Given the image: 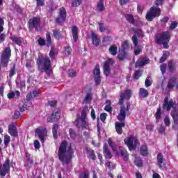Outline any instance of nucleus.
<instances>
[{"label":"nucleus","mask_w":178,"mask_h":178,"mask_svg":"<svg viewBox=\"0 0 178 178\" xmlns=\"http://www.w3.org/2000/svg\"><path fill=\"white\" fill-rule=\"evenodd\" d=\"M58 158L63 163H69L72 161L73 156V149L72 145L67 144V142L64 140L61 143L58 149Z\"/></svg>","instance_id":"obj_1"},{"label":"nucleus","mask_w":178,"mask_h":178,"mask_svg":"<svg viewBox=\"0 0 178 178\" xmlns=\"http://www.w3.org/2000/svg\"><path fill=\"white\" fill-rule=\"evenodd\" d=\"M158 165L160 168H162V163H163V157L162 154L159 153L157 156Z\"/></svg>","instance_id":"obj_34"},{"label":"nucleus","mask_w":178,"mask_h":178,"mask_svg":"<svg viewBox=\"0 0 178 178\" xmlns=\"http://www.w3.org/2000/svg\"><path fill=\"white\" fill-rule=\"evenodd\" d=\"M10 54H11L10 47H7L4 49L3 52L1 54V64L5 67H6V66H8V63H9V59L11 56Z\"/></svg>","instance_id":"obj_8"},{"label":"nucleus","mask_w":178,"mask_h":178,"mask_svg":"<svg viewBox=\"0 0 178 178\" xmlns=\"http://www.w3.org/2000/svg\"><path fill=\"white\" fill-rule=\"evenodd\" d=\"M175 84H176V78L172 77L168 81V83L165 88V91L167 92H170V91L173 90V88L175 87Z\"/></svg>","instance_id":"obj_17"},{"label":"nucleus","mask_w":178,"mask_h":178,"mask_svg":"<svg viewBox=\"0 0 178 178\" xmlns=\"http://www.w3.org/2000/svg\"><path fill=\"white\" fill-rule=\"evenodd\" d=\"M87 112H88V108L85 107L81 113V118L79 119H86V116H87Z\"/></svg>","instance_id":"obj_43"},{"label":"nucleus","mask_w":178,"mask_h":178,"mask_svg":"<svg viewBox=\"0 0 178 178\" xmlns=\"http://www.w3.org/2000/svg\"><path fill=\"white\" fill-rule=\"evenodd\" d=\"M79 178H90V172L88 170H85L81 172L79 175Z\"/></svg>","instance_id":"obj_30"},{"label":"nucleus","mask_w":178,"mask_h":178,"mask_svg":"<svg viewBox=\"0 0 178 178\" xmlns=\"http://www.w3.org/2000/svg\"><path fill=\"white\" fill-rule=\"evenodd\" d=\"M46 37H47V47H51V45H52V42L51 40V35L49 34V33H47Z\"/></svg>","instance_id":"obj_41"},{"label":"nucleus","mask_w":178,"mask_h":178,"mask_svg":"<svg viewBox=\"0 0 178 178\" xmlns=\"http://www.w3.org/2000/svg\"><path fill=\"white\" fill-rule=\"evenodd\" d=\"M106 116H108V115L105 113H103L100 115V120H102V122H105V120H106Z\"/></svg>","instance_id":"obj_55"},{"label":"nucleus","mask_w":178,"mask_h":178,"mask_svg":"<svg viewBox=\"0 0 178 178\" xmlns=\"http://www.w3.org/2000/svg\"><path fill=\"white\" fill-rule=\"evenodd\" d=\"M124 143L129 148L130 150L131 149H136L137 147V145L140 144L138 143V139H137V137L130 136L129 137L124 139Z\"/></svg>","instance_id":"obj_6"},{"label":"nucleus","mask_w":178,"mask_h":178,"mask_svg":"<svg viewBox=\"0 0 178 178\" xmlns=\"http://www.w3.org/2000/svg\"><path fill=\"white\" fill-rule=\"evenodd\" d=\"M142 74H143V73L141 72V71H136L134 74V80H138V79H140V77H141Z\"/></svg>","instance_id":"obj_42"},{"label":"nucleus","mask_w":178,"mask_h":178,"mask_svg":"<svg viewBox=\"0 0 178 178\" xmlns=\"http://www.w3.org/2000/svg\"><path fill=\"white\" fill-rule=\"evenodd\" d=\"M113 65V60L109 58L107 61L105 62L104 65V74L106 76H108L109 73L111 72V66Z\"/></svg>","instance_id":"obj_14"},{"label":"nucleus","mask_w":178,"mask_h":178,"mask_svg":"<svg viewBox=\"0 0 178 178\" xmlns=\"http://www.w3.org/2000/svg\"><path fill=\"white\" fill-rule=\"evenodd\" d=\"M99 31H101V33H102L103 31H105V26H104V24L99 23Z\"/></svg>","instance_id":"obj_62"},{"label":"nucleus","mask_w":178,"mask_h":178,"mask_svg":"<svg viewBox=\"0 0 178 178\" xmlns=\"http://www.w3.org/2000/svg\"><path fill=\"white\" fill-rule=\"evenodd\" d=\"M129 108H130V104L127 103V108H124L123 106L120 107V113L118 116V119L120 122H115V130L118 133V134H123V129H122V127H124V120L126 119V113L129 111Z\"/></svg>","instance_id":"obj_3"},{"label":"nucleus","mask_w":178,"mask_h":178,"mask_svg":"<svg viewBox=\"0 0 178 178\" xmlns=\"http://www.w3.org/2000/svg\"><path fill=\"white\" fill-rule=\"evenodd\" d=\"M135 165L138 168H141L143 166V161L140 159H136Z\"/></svg>","instance_id":"obj_45"},{"label":"nucleus","mask_w":178,"mask_h":178,"mask_svg":"<svg viewBox=\"0 0 178 178\" xmlns=\"http://www.w3.org/2000/svg\"><path fill=\"white\" fill-rule=\"evenodd\" d=\"M35 133V134H37V136H38L42 143H44V140L45 138V136H47V129L45 128L39 127L36 129Z\"/></svg>","instance_id":"obj_9"},{"label":"nucleus","mask_w":178,"mask_h":178,"mask_svg":"<svg viewBox=\"0 0 178 178\" xmlns=\"http://www.w3.org/2000/svg\"><path fill=\"white\" fill-rule=\"evenodd\" d=\"M134 33L136 34V35H138L139 37H141L143 35V31H141V29L134 30Z\"/></svg>","instance_id":"obj_57"},{"label":"nucleus","mask_w":178,"mask_h":178,"mask_svg":"<svg viewBox=\"0 0 178 178\" xmlns=\"http://www.w3.org/2000/svg\"><path fill=\"white\" fill-rule=\"evenodd\" d=\"M152 81H151V79L147 78V79L145 80V87H150V86H152Z\"/></svg>","instance_id":"obj_47"},{"label":"nucleus","mask_w":178,"mask_h":178,"mask_svg":"<svg viewBox=\"0 0 178 178\" xmlns=\"http://www.w3.org/2000/svg\"><path fill=\"white\" fill-rule=\"evenodd\" d=\"M9 143H10V136H9L8 135H5L4 136V145H5L6 148L8 147Z\"/></svg>","instance_id":"obj_37"},{"label":"nucleus","mask_w":178,"mask_h":178,"mask_svg":"<svg viewBox=\"0 0 178 178\" xmlns=\"http://www.w3.org/2000/svg\"><path fill=\"white\" fill-rule=\"evenodd\" d=\"M76 122L77 127H82V129H88L90 126L87 119H76Z\"/></svg>","instance_id":"obj_12"},{"label":"nucleus","mask_w":178,"mask_h":178,"mask_svg":"<svg viewBox=\"0 0 178 178\" xmlns=\"http://www.w3.org/2000/svg\"><path fill=\"white\" fill-rule=\"evenodd\" d=\"M103 149L105 158L106 159H111V158H112V154H111V151H109V149H108V145H104Z\"/></svg>","instance_id":"obj_25"},{"label":"nucleus","mask_w":178,"mask_h":178,"mask_svg":"<svg viewBox=\"0 0 178 178\" xmlns=\"http://www.w3.org/2000/svg\"><path fill=\"white\" fill-rule=\"evenodd\" d=\"M175 102L173 101H168V99H164L163 103V109H166V111H170L171 108H174Z\"/></svg>","instance_id":"obj_20"},{"label":"nucleus","mask_w":178,"mask_h":178,"mask_svg":"<svg viewBox=\"0 0 178 178\" xmlns=\"http://www.w3.org/2000/svg\"><path fill=\"white\" fill-rule=\"evenodd\" d=\"M119 151L124 161H129V154H127V151L124 149V148H123L122 147H120Z\"/></svg>","instance_id":"obj_24"},{"label":"nucleus","mask_w":178,"mask_h":178,"mask_svg":"<svg viewBox=\"0 0 178 178\" xmlns=\"http://www.w3.org/2000/svg\"><path fill=\"white\" fill-rule=\"evenodd\" d=\"M56 55H58V52H56V51H55V49H51L49 53V56L51 58H55V56H56Z\"/></svg>","instance_id":"obj_48"},{"label":"nucleus","mask_w":178,"mask_h":178,"mask_svg":"<svg viewBox=\"0 0 178 178\" xmlns=\"http://www.w3.org/2000/svg\"><path fill=\"white\" fill-rule=\"evenodd\" d=\"M8 133L13 137H16V136H17V129H16V125L15 124L9 125Z\"/></svg>","instance_id":"obj_21"},{"label":"nucleus","mask_w":178,"mask_h":178,"mask_svg":"<svg viewBox=\"0 0 178 178\" xmlns=\"http://www.w3.org/2000/svg\"><path fill=\"white\" fill-rule=\"evenodd\" d=\"M70 134L72 138H76V133L74 132V130L72 129H70Z\"/></svg>","instance_id":"obj_60"},{"label":"nucleus","mask_w":178,"mask_h":178,"mask_svg":"<svg viewBox=\"0 0 178 178\" xmlns=\"http://www.w3.org/2000/svg\"><path fill=\"white\" fill-rule=\"evenodd\" d=\"M172 116L175 122L178 121V109H174V111L172 112Z\"/></svg>","instance_id":"obj_38"},{"label":"nucleus","mask_w":178,"mask_h":178,"mask_svg":"<svg viewBox=\"0 0 178 178\" xmlns=\"http://www.w3.org/2000/svg\"><path fill=\"white\" fill-rule=\"evenodd\" d=\"M168 66L170 72L173 71V69H175V64H173V61H170L168 63Z\"/></svg>","instance_id":"obj_58"},{"label":"nucleus","mask_w":178,"mask_h":178,"mask_svg":"<svg viewBox=\"0 0 178 178\" xmlns=\"http://www.w3.org/2000/svg\"><path fill=\"white\" fill-rule=\"evenodd\" d=\"M109 52L111 53V55H116V54H118V47H116L115 45L110 47Z\"/></svg>","instance_id":"obj_32"},{"label":"nucleus","mask_w":178,"mask_h":178,"mask_svg":"<svg viewBox=\"0 0 178 178\" xmlns=\"http://www.w3.org/2000/svg\"><path fill=\"white\" fill-rule=\"evenodd\" d=\"M53 33L55 38H56L57 40H59V38H60V32H59V31H54Z\"/></svg>","instance_id":"obj_49"},{"label":"nucleus","mask_w":178,"mask_h":178,"mask_svg":"<svg viewBox=\"0 0 178 178\" xmlns=\"http://www.w3.org/2000/svg\"><path fill=\"white\" fill-rule=\"evenodd\" d=\"M94 76H95V81L96 84H99L101 83V78L99 77V74L101 72L99 71V65H97L94 71Z\"/></svg>","instance_id":"obj_16"},{"label":"nucleus","mask_w":178,"mask_h":178,"mask_svg":"<svg viewBox=\"0 0 178 178\" xmlns=\"http://www.w3.org/2000/svg\"><path fill=\"white\" fill-rule=\"evenodd\" d=\"M68 74L70 76V77H76V72L73 70H70L68 71Z\"/></svg>","instance_id":"obj_51"},{"label":"nucleus","mask_w":178,"mask_h":178,"mask_svg":"<svg viewBox=\"0 0 178 178\" xmlns=\"http://www.w3.org/2000/svg\"><path fill=\"white\" fill-rule=\"evenodd\" d=\"M140 151L141 155L143 156H147V155H148V149L147 148V146H142Z\"/></svg>","instance_id":"obj_33"},{"label":"nucleus","mask_w":178,"mask_h":178,"mask_svg":"<svg viewBox=\"0 0 178 178\" xmlns=\"http://www.w3.org/2000/svg\"><path fill=\"white\" fill-rule=\"evenodd\" d=\"M33 145L36 149H39V148L41 147V145L40 144V141L38 140H35L34 141Z\"/></svg>","instance_id":"obj_54"},{"label":"nucleus","mask_w":178,"mask_h":178,"mask_svg":"<svg viewBox=\"0 0 178 178\" xmlns=\"http://www.w3.org/2000/svg\"><path fill=\"white\" fill-rule=\"evenodd\" d=\"M37 65L41 72L44 70L49 76L51 74L52 69L51 67V60L48 56H44L42 54L39 55L37 60Z\"/></svg>","instance_id":"obj_2"},{"label":"nucleus","mask_w":178,"mask_h":178,"mask_svg":"<svg viewBox=\"0 0 178 178\" xmlns=\"http://www.w3.org/2000/svg\"><path fill=\"white\" fill-rule=\"evenodd\" d=\"M91 34L93 45H95V47H98V45H99V38H98V35L92 31H91Z\"/></svg>","instance_id":"obj_23"},{"label":"nucleus","mask_w":178,"mask_h":178,"mask_svg":"<svg viewBox=\"0 0 178 178\" xmlns=\"http://www.w3.org/2000/svg\"><path fill=\"white\" fill-rule=\"evenodd\" d=\"M149 95L148 90L145 88H140L139 97L140 98H146Z\"/></svg>","instance_id":"obj_27"},{"label":"nucleus","mask_w":178,"mask_h":178,"mask_svg":"<svg viewBox=\"0 0 178 178\" xmlns=\"http://www.w3.org/2000/svg\"><path fill=\"white\" fill-rule=\"evenodd\" d=\"M38 44L40 46H43L45 45V40H44L43 38H39L38 40Z\"/></svg>","instance_id":"obj_64"},{"label":"nucleus","mask_w":178,"mask_h":178,"mask_svg":"<svg viewBox=\"0 0 178 178\" xmlns=\"http://www.w3.org/2000/svg\"><path fill=\"white\" fill-rule=\"evenodd\" d=\"M161 70L163 74H164V73H165V72H166V64L161 65Z\"/></svg>","instance_id":"obj_63"},{"label":"nucleus","mask_w":178,"mask_h":178,"mask_svg":"<svg viewBox=\"0 0 178 178\" xmlns=\"http://www.w3.org/2000/svg\"><path fill=\"white\" fill-rule=\"evenodd\" d=\"M125 18L126 20H127V22H129V23H134V17H133V15H130V14H127L125 15Z\"/></svg>","instance_id":"obj_36"},{"label":"nucleus","mask_w":178,"mask_h":178,"mask_svg":"<svg viewBox=\"0 0 178 178\" xmlns=\"http://www.w3.org/2000/svg\"><path fill=\"white\" fill-rule=\"evenodd\" d=\"M161 108H158L155 115L156 120H159V119H161Z\"/></svg>","instance_id":"obj_53"},{"label":"nucleus","mask_w":178,"mask_h":178,"mask_svg":"<svg viewBox=\"0 0 178 178\" xmlns=\"http://www.w3.org/2000/svg\"><path fill=\"white\" fill-rule=\"evenodd\" d=\"M132 41L135 47H137V45H138V39H137L136 35L132 37Z\"/></svg>","instance_id":"obj_52"},{"label":"nucleus","mask_w":178,"mask_h":178,"mask_svg":"<svg viewBox=\"0 0 178 178\" xmlns=\"http://www.w3.org/2000/svg\"><path fill=\"white\" fill-rule=\"evenodd\" d=\"M106 106L104 108L105 111H106L107 112H112V106H111V101L109 100H107L106 102Z\"/></svg>","instance_id":"obj_35"},{"label":"nucleus","mask_w":178,"mask_h":178,"mask_svg":"<svg viewBox=\"0 0 178 178\" xmlns=\"http://www.w3.org/2000/svg\"><path fill=\"white\" fill-rule=\"evenodd\" d=\"M148 63H149V59L147 57H143L136 61V67H143V66H145V65H148Z\"/></svg>","instance_id":"obj_15"},{"label":"nucleus","mask_w":178,"mask_h":178,"mask_svg":"<svg viewBox=\"0 0 178 178\" xmlns=\"http://www.w3.org/2000/svg\"><path fill=\"white\" fill-rule=\"evenodd\" d=\"M10 172V160L6 159L3 165L0 167V176L1 178L5 177Z\"/></svg>","instance_id":"obj_7"},{"label":"nucleus","mask_w":178,"mask_h":178,"mask_svg":"<svg viewBox=\"0 0 178 178\" xmlns=\"http://www.w3.org/2000/svg\"><path fill=\"white\" fill-rule=\"evenodd\" d=\"M81 2H83V0H73L72 6L74 8H77L78 6H80L81 5Z\"/></svg>","instance_id":"obj_39"},{"label":"nucleus","mask_w":178,"mask_h":178,"mask_svg":"<svg viewBox=\"0 0 178 178\" xmlns=\"http://www.w3.org/2000/svg\"><path fill=\"white\" fill-rule=\"evenodd\" d=\"M10 40H12L13 42H15L17 45H21L22 44V38H17L16 36L10 37Z\"/></svg>","instance_id":"obj_31"},{"label":"nucleus","mask_w":178,"mask_h":178,"mask_svg":"<svg viewBox=\"0 0 178 178\" xmlns=\"http://www.w3.org/2000/svg\"><path fill=\"white\" fill-rule=\"evenodd\" d=\"M7 97L9 99H12L13 98H19V97H20V92L16 90L15 92H10L7 95Z\"/></svg>","instance_id":"obj_26"},{"label":"nucleus","mask_w":178,"mask_h":178,"mask_svg":"<svg viewBox=\"0 0 178 178\" xmlns=\"http://www.w3.org/2000/svg\"><path fill=\"white\" fill-rule=\"evenodd\" d=\"M177 27V22H172L171 23V25L170 26V29H171L172 30H174V29H176Z\"/></svg>","instance_id":"obj_61"},{"label":"nucleus","mask_w":178,"mask_h":178,"mask_svg":"<svg viewBox=\"0 0 178 178\" xmlns=\"http://www.w3.org/2000/svg\"><path fill=\"white\" fill-rule=\"evenodd\" d=\"M108 145L111 147L113 151L115 152L116 155H118V150L116 149V147L113 145V142H112V140L108 139Z\"/></svg>","instance_id":"obj_40"},{"label":"nucleus","mask_w":178,"mask_h":178,"mask_svg":"<svg viewBox=\"0 0 178 178\" xmlns=\"http://www.w3.org/2000/svg\"><path fill=\"white\" fill-rule=\"evenodd\" d=\"M129 48V41L125 40L122 42V51L121 54H118V59L120 60H122V59H124V56H126V52H124V49H127Z\"/></svg>","instance_id":"obj_13"},{"label":"nucleus","mask_w":178,"mask_h":178,"mask_svg":"<svg viewBox=\"0 0 178 178\" xmlns=\"http://www.w3.org/2000/svg\"><path fill=\"white\" fill-rule=\"evenodd\" d=\"M66 19V10L63 8H60V15L59 17L56 19L57 23H63Z\"/></svg>","instance_id":"obj_18"},{"label":"nucleus","mask_w":178,"mask_h":178,"mask_svg":"<svg viewBox=\"0 0 178 178\" xmlns=\"http://www.w3.org/2000/svg\"><path fill=\"white\" fill-rule=\"evenodd\" d=\"M92 100V93H87L84 99L83 100V104H90Z\"/></svg>","instance_id":"obj_28"},{"label":"nucleus","mask_w":178,"mask_h":178,"mask_svg":"<svg viewBox=\"0 0 178 178\" xmlns=\"http://www.w3.org/2000/svg\"><path fill=\"white\" fill-rule=\"evenodd\" d=\"M64 54L66 55V56H69V55H70V54H72V48H70L69 47H65Z\"/></svg>","instance_id":"obj_46"},{"label":"nucleus","mask_w":178,"mask_h":178,"mask_svg":"<svg viewBox=\"0 0 178 178\" xmlns=\"http://www.w3.org/2000/svg\"><path fill=\"white\" fill-rule=\"evenodd\" d=\"M161 16V8L152 7L146 14V20L147 22H152L155 17Z\"/></svg>","instance_id":"obj_5"},{"label":"nucleus","mask_w":178,"mask_h":178,"mask_svg":"<svg viewBox=\"0 0 178 178\" xmlns=\"http://www.w3.org/2000/svg\"><path fill=\"white\" fill-rule=\"evenodd\" d=\"M97 10H98V12H103V10H105V6H104V1L99 0V1L97 3Z\"/></svg>","instance_id":"obj_29"},{"label":"nucleus","mask_w":178,"mask_h":178,"mask_svg":"<svg viewBox=\"0 0 178 178\" xmlns=\"http://www.w3.org/2000/svg\"><path fill=\"white\" fill-rule=\"evenodd\" d=\"M131 97V90H127L125 92L120 93V98L119 99V104L120 105H123V101L124 99H130V97Z\"/></svg>","instance_id":"obj_10"},{"label":"nucleus","mask_w":178,"mask_h":178,"mask_svg":"<svg viewBox=\"0 0 178 178\" xmlns=\"http://www.w3.org/2000/svg\"><path fill=\"white\" fill-rule=\"evenodd\" d=\"M61 113L60 111L56 110L52 113L51 117L47 118V122H57L60 119Z\"/></svg>","instance_id":"obj_11"},{"label":"nucleus","mask_w":178,"mask_h":178,"mask_svg":"<svg viewBox=\"0 0 178 178\" xmlns=\"http://www.w3.org/2000/svg\"><path fill=\"white\" fill-rule=\"evenodd\" d=\"M30 26L35 27L36 30H40V18L34 17L29 20Z\"/></svg>","instance_id":"obj_19"},{"label":"nucleus","mask_w":178,"mask_h":178,"mask_svg":"<svg viewBox=\"0 0 178 178\" xmlns=\"http://www.w3.org/2000/svg\"><path fill=\"white\" fill-rule=\"evenodd\" d=\"M53 136L54 138H56L58 136V124H54L53 127Z\"/></svg>","instance_id":"obj_44"},{"label":"nucleus","mask_w":178,"mask_h":178,"mask_svg":"<svg viewBox=\"0 0 178 178\" xmlns=\"http://www.w3.org/2000/svg\"><path fill=\"white\" fill-rule=\"evenodd\" d=\"M164 123H165V126H167V127L170 126V119H169V117L166 116L164 118Z\"/></svg>","instance_id":"obj_50"},{"label":"nucleus","mask_w":178,"mask_h":178,"mask_svg":"<svg viewBox=\"0 0 178 178\" xmlns=\"http://www.w3.org/2000/svg\"><path fill=\"white\" fill-rule=\"evenodd\" d=\"M5 22H3V19L0 18V33H2L3 31V24Z\"/></svg>","instance_id":"obj_56"},{"label":"nucleus","mask_w":178,"mask_h":178,"mask_svg":"<svg viewBox=\"0 0 178 178\" xmlns=\"http://www.w3.org/2000/svg\"><path fill=\"white\" fill-rule=\"evenodd\" d=\"M169 40H170V34L169 32H164L156 37V41L157 44H162V45L165 48H168V43L169 42Z\"/></svg>","instance_id":"obj_4"},{"label":"nucleus","mask_w":178,"mask_h":178,"mask_svg":"<svg viewBox=\"0 0 178 178\" xmlns=\"http://www.w3.org/2000/svg\"><path fill=\"white\" fill-rule=\"evenodd\" d=\"M37 6H44V0H36Z\"/></svg>","instance_id":"obj_59"},{"label":"nucleus","mask_w":178,"mask_h":178,"mask_svg":"<svg viewBox=\"0 0 178 178\" xmlns=\"http://www.w3.org/2000/svg\"><path fill=\"white\" fill-rule=\"evenodd\" d=\"M72 33L74 41L77 42V40H79V28L77 26H72Z\"/></svg>","instance_id":"obj_22"}]
</instances>
